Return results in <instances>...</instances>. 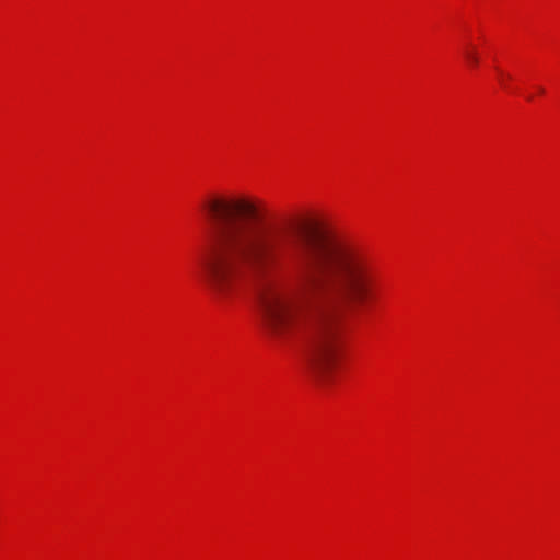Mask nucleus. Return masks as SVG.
Listing matches in <instances>:
<instances>
[{"label":"nucleus","mask_w":560,"mask_h":560,"mask_svg":"<svg viewBox=\"0 0 560 560\" xmlns=\"http://www.w3.org/2000/svg\"><path fill=\"white\" fill-rule=\"evenodd\" d=\"M463 55L470 66L477 67L479 65V55L472 45H467Z\"/></svg>","instance_id":"obj_2"},{"label":"nucleus","mask_w":560,"mask_h":560,"mask_svg":"<svg viewBox=\"0 0 560 560\" xmlns=\"http://www.w3.org/2000/svg\"><path fill=\"white\" fill-rule=\"evenodd\" d=\"M200 210L213 223L201 266L219 299L279 266L296 269L301 295L272 288L259 292L262 325L272 337L304 339L311 371L327 380L339 354L341 317L376 296L380 273L373 257L352 242L294 234L267 220L262 205L244 196L213 194Z\"/></svg>","instance_id":"obj_1"},{"label":"nucleus","mask_w":560,"mask_h":560,"mask_svg":"<svg viewBox=\"0 0 560 560\" xmlns=\"http://www.w3.org/2000/svg\"><path fill=\"white\" fill-rule=\"evenodd\" d=\"M501 84H502V86H503V88L508 89L506 81H503V80H502V81H501Z\"/></svg>","instance_id":"obj_3"},{"label":"nucleus","mask_w":560,"mask_h":560,"mask_svg":"<svg viewBox=\"0 0 560 560\" xmlns=\"http://www.w3.org/2000/svg\"><path fill=\"white\" fill-rule=\"evenodd\" d=\"M538 92H539V93H544L545 91H544V89H542V88H539V89H538Z\"/></svg>","instance_id":"obj_4"}]
</instances>
